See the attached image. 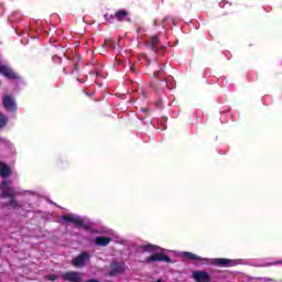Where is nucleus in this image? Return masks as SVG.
Listing matches in <instances>:
<instances>
[{
    "instance_id": "9b49d317",
    "label": "nucleus",
    "mask_w": 282,
    "mask_h": 282,
    "mask_svg": "<svg viewBox=\"0 0 282 282\" xmlns=\"http://www.w3.org/2000/svg\"><path fill=\"white\" fill-rule=\"evenodd\" d=\"M214 265H218V268H232L235 265V261L226 258H216L213 260Z\"/></svg>"
},
{
    "instance_id": "f03ea898",
    "label": "nucleus",
    "mask_w": 282,
    "mask_h": 282,
    "mask_svg": "<svg viewBox=\"0 0 282 282\" xmlns=\"http://www.w3.org/2000/svg\"><path fill=\"white\" fill-rule=\"evenodd\" d=\"M0 75L4 76V78H8L9 80H22L21 75L8 65H0Z\"/></svg>"
},
{
    "instance_id": "1a4fd4ad",
    "label": "nucleus",
    "mask_w": 282,
    "mask_h": 282,
    "mask_svg": "<svg viewBox=\"0 0 282 282\" xmlns=\"http://www.w3.org/2000/svg\"><path fill=\"white\" fill-rule=\"evenodd\" d=\"M124 272V262H112L110 264L109 276H118Z\"/></svg>"
},
{
    "instance_id": "cd10ccee",
    "label": "nucleus",
    "mask_w": 282,
    "mask_h": 282,
    "mask_svg": "<svg viewBox=\"0 0 282 282\" xmlns=\"http://www.w3.org/2000/svg\"><path fill=\"white\" fill-rule=\"evenodd\" d=\"M78 64H75V72H78Z\"/></svg>"
},
{
    "instance_id": "5701e85b",
    "label": "nucleus",
    "mask_w": 282,
    "mask_h": 282,
    "mask_svg": "<svg viewBox=\"0 0 282 282\" xmlns=\"http://www.w3.org/2000/svg\"><path fill=\"white\" fill-rule=\"evenodd\" d=\"M47 279L48 281H56L57 278L56 275H48Z\"/></svg>"
},
{
    "instance_id": "bb28decb",
    "label": "nucleus",
    "mask_w": 282,
    "mask_h": 282,
    "mask_svg": "<svg viewBox=\"0 0 282 282\" xmlns=\"http://www.w3.org/2000/svg\"><path fill=\"white\" fill-rule=\"evenodd\" d=\"M90 74H95L96 76H100L98 72H91Z\"/></svg>"
},
{
    "instance_id": "423d86ee",
    "label": "nucleus",
    "mask_w": 282,
    "mask_h": 282,
    "mask_svg": "<svg viewBox=\"0 0 282 282\" xmlns=\"http://www.w3.org/2000/svg\"><path fill=\"white\" fill-rule=\"evenodd\" d=\"M62 279L68 282H83V273L76 271H67L62 274Z\"/></svg>"
},
{
    "instance_id": "f3484780",
    "label": "nucleus",
    "mask_w": 282,
    "mask_h": 282,
    "mask_svg": "<svg viewBox=\"0 0 282 282\" xmlns=\"http://www.w3.org/2000/svg\"><path fill=\"white\" fill-rule=\"evenodd\" d=\"M102 47H107L108 50H116V42L111 39L105 40Z\"/></svg>"
},
{
    "instance_id": "393cba45",
    "label": "nucleus",
    "mask_w": 282,
    "mask_h": 282,
    "mask_svg": "<svg viewBox=\"0 0 282 282\" xmlns=\"http://www.w3.org/2000/svg\"><path fill=\"white\" fill-rule=\"evenodd\" d=\"M141 94H142L143 98H147V90L142 89Z\"/></svg>"
},
{
    "instance_id": "2eb2a0df",
    "label": "nucleus",
    "mask_w": 282,
    "mask_h": 282,
    "mask_svg": "<svg viewBox=\"0 0 282 282\" xmlns=\"http://www.w3.org/2000/svg\"><path fill=\"white\" fill-rule=\"evenodd\" d=\"M128 17L129 12L127 10H119L115 12V19H117V21H124Z\"/></svg>"
},
{
    "instance_id": "dca6fc26",
    "label": "nucleus",
    "mask_w": 282,
    "mask_h": 282,
    "mask_svg": "<svg viewBox=\"0 0 282 282\" xmlns=\"http://www.w3.org/2000/svg\"><path fill=\"white\" fill-rule=\"evenodd\" d=\"M183 257H185V259H189V261H202V258L193 252H184Z\"/></svg>"
},
{
    "instance_id": "c756f323",
    "label": "nucleus",
    "mask_w": 282,
    "mask_h": 282,
    "mask_svg": "<svg viewBox=\"0 0 282 282\" xmlns=\"http://www.w3.org/2000/svg\"><path fill=\"white\" fill-rule=\"evenodd\" d=\"M141 111H147V109L145 108H141Z\"/></svg>"
},
{
    "instance_id": "f8f14e48",
    "label": "nucleus",
    "mask_w": 282,
    "mask_h": 282,
    "mask_svg": "<svg viewBox=\"0 0 282 282\" xmlns=\"http://www.w3.org/2000/svg\"><path fill=\"white\" fill-rule=\"evenodd\" d=\"M10 175H12V170L10 166L3 162H0V176L6 178L10 177Z\"/></svg>"
},
{
    "instance_id": "a211bd4d",
    "label": "nucleus",
    "mask_w": 282,
    "mask_h": 282,
    "mask_svg": "<svg viewBox=\"0 0 282 282\" xmlns=\"http://www.w3.org/2000/svg\"><path fill=\"white\" fill-rule=\"evenodd\" d=\"M8 124V116H6L3 112H0V129H3Z\"/></svg>"
},
{
    "instance_id": "aec40b11",
    "label": "nucleus",
    "mask_w": 282,
    "mask_h": 282,
    "mask_svg": "<svg viewBox=\"0 0 282 282\" xmlns=\"http://www.w3.org/2000/svg\"><path fill=\"white\" fill-rule=\"evenodd\" d=\"M166 74L164 68H160L159 70L154 72V78H160V76H164Z\"/></svg>"
},
{
    "instance_id": "6e6552de",
    "label": "nucleus",
    "mask_w": 282,
    "mask_h": 282,
    "mask_svg": "<svg viewBox=\"0 0 282 282\" xmlns=\"http://www.w3.org/2000/svg\"><path fill=\"white\" fill-rule=\"evenodd\" d=\"M89 259H90V256L87 252H82L73 260V265L74 268H85Z\"/></svg>"
},
{
    "instance_id": "412c9836",
    "label": "nucleus",
    "mask_w": 282,
    "mask_h": 282,
    "mask_svg": "<svg viewBox=\"0 0 282 282\" xmlns=\"http://www.w3.org/2000/svg\"><path fill=\"white\" fill-rule=\"evenodd\" d=\"M151 87L154 89V91H160V83L153 82L151 84Z\"/></svg>"
},
{
    "instance_id": "f257e3e1",
    "label": "nucleus",
    "mask_w": 282,
    "mask_h": 282,
    "mask_svg": "<svg viewBox=\"0 0 282 282\" xmlns=\"http://www.w3.org/2000/svg\"><path fill=\"white\" fill-rule=\"evenodd\" d=\"M0 189L2 199H9V202L2 204L3 208H19V200L17 199L19 192H17L14 187L10 186V181H2Z\"/></svg>"
},
{
    "instance_id": "4be33fe9",
    "label": "nucleus",
    "mask_w": 282,
    "mask_h": 282,
    "mask_svg": "<svg viewBox=\"0 0 282 282\" xmlns=\"http://www.w3.org/2000/svg\"><path fill=\"white\" fill-rule=\"evenodd\" d=\"M106 17V21H110V23H113V19H116V15H105Z\"/></svg>"
},
{
    "instance_id": "20e7f679",
    "label": "nucleus",
    "mask_w": 282,
    "mask_h": 282,
    "mask_svg": "<svg viewBox=\"0 0 282 282\" xmlns=\"http://www.w3.org/2000/svg\"><path fill=\"white\" fill-rule=\"evenodd\" d=\"M2 105L7 111H10L11 113L17 112V102L14 101V97L11 95H6L2 98Z\"/></svg>"
},
{
    "instance_id": "6ab92c4d",
    "label": "nucleus",
    "mask_w": 282,
    "mask_h": 282,
    "mask_svg": "<svg viewBox=\"0 0 282 282\" xmlns=\"http://www.w3.org/2000/svg\"><path fill=\"white\" fill-rule=\"evenodd\" d=\"M166 21H171V23H172L173 25H177V24L175 23V19H174L173 17H165V18L163 19V21H162V25H164V23H166Z\"/></svg>"
},
{
    "instance_id": "b1692460",
    "label": "nucleus",
    "mask_w": 282,
    "mask_h": 282,
    "mask_svg": "<svg viewBox=\"0 0 282 282\" xmlns=\"http://www.w3.org/2000/svg\"><path fill=\"white\" fill-rule=\"evenodd\" d=\"M130 72H132V74H137V69H135V66H130Z\"/></svg>"
},
{
    "instance_id": "a878e982",
    "label": "nucleus",
    "mask_w": 282,
    "mask_h": 282,
    "mask_svg": "<svg viewBox=\"0 0 282 282\" xmlns=\"http://www.w3.org/2000/svg\"><path fill=\"white\" fill-rule=\"evenodd\" d=\"M86 282H100V281H98V280H96V279H89V280H87Z\"/></svg>"
},
{
    "instance_id": "9d476101",
    "label": "nucleus",
    "mask_w": 282,
    "mask_h": 282,
    "mask_svg": "<svg viewBox=\"0 0 282 282\" xmlns=\"http://www.w3.org/2000/svg\"><path fill=\"white\" fill-rule=\"evenodd\" d=\"M192 278L196 282H210V274L206 271H193Z\"/></svg>"
},
{
    "instance_id": "4468645a",
    "label": "nucleus",
    "mask_w": 282,
    "mask_h": 282,
    "mask_svg": "<svg viewBox=\"0 0 282 282\" xmlns=\"http://www.w3.org/2000/svg\"><path fill=\"white\" fill-rule=\"evenodd\" d=\"M139 249L142 250L143 252H158V250H160V247L148 243V245L140 246Z\"/></svg>"
},
{
    "instance_id": "7ed1b4c3",
    "label": "nucleus",
    "mask_w": 282,
    "mask_h": 282,
    "mask_svg": "<svg viewBox=\"0 0 282 282\" xmlns=\"http://www.w3.org/2000/svg\"><path fill=\"white\" fill-rule=\"evenodd\" d=\"M62 219L63 221H66V224H74L76 228H84L85 230L89 228L80 217L74 215H64L62 216Z\"/></svg>"
},
{
    "instance_id": "0eeeda50",
    "label": "nucleus",
    "mask_w": 282,
    "mask_h": 282,
    "mask_svg": "<svg viewBox=\"0 0 282 282\" xmlns=\"http://www.w3.org/2000/svg\"><path fill=\"white\" fill-rule=\"evenodd\" d=\"M148 50H151L155 54L160 52V36L159 35H151L149 41L145 43Z\"/></svg>"
},
{
    "instance_id": "ddd939ff",
    "label": "nucleus",
    "mask_w": 282,
    "mask_h": 282,
    "mask_svg": "<svg viewBox=\"0 0 282 282\" xmlns=\"http://www.w3.org/2000/svg\"><path fill=\"white\" fill-rule=\"evenodd\" d=\"M96 246L106 247L108 243H111V238L98 236L95 238Z\"/></svg>"
},
{
    "instance_id": "39448f33",
    "label": "nucleus",
    "mask_w": 282,
    "mask_h": 282,
    "mask_svg": "<svg viewBox=\"0 0 282 282\" xmlns=\"http://www.w3.org/2000/svg\"><path fill=\"white\" fill-rule=\"evenodd\" d=\"M155 261H164L165 263H171V257L166 256L164 252H155L147 258L148 263H155Z\"/></svg>"
},
{
    "instance_id": "c85d7f7f",
    "label": "nucleus",
    "mask_w": 282,
    "mask_h": 282,
    "mask_svg": "<svg viewBox=\"0 0 282 282\" xmlns=\"http://www.w3.org/2000/svg\"><path fill=\"white\" fill-rule=\"evenodd\" d=\"M63 72H64V74H67V68H64Z\"/></svg>"
}]
</instances>
